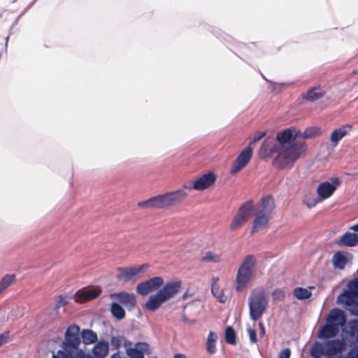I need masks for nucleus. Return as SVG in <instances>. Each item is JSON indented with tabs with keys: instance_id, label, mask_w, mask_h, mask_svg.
<instances>
[{
	"instance_id": "nucleus-1",
	"label": "nucleus",
	"mask_w": 358,
	"mask_h": 358,
	"mask_svg": "<svg viewBox=\"0 0 358 358\" xmlns=\"http://www.w3.org/2000/svg\"><path fill=\"white\" fill-rule=\"evenodd\" d=\"M278 144L271 147L270 155L278 153L273 160V167L284 169L292 166L301 155L306 152V145L303 140H294L292 130L287 128L276 134Z\"/></svg>"
},
{
	"instance_id": "nucleus-2",
	"label": "nucleus",
	"mask_w": 358,
	"mask_h": 358,
	"mask_svg": "<svg viewBox=\"0 0 358 358\" xmlns=\"http://www.w3.org/2000/svg\"><path fill=\"white\" fill-rule=\"evenodd\" d=\"M80 327L71 324L66 328L61 348L55 355V358H92L80 348Z\"/></svg>"
},
{
	"instance_id": "nucleus-3",
	"label": "nucleus",
	"mask_w": 358,
	"mask_h": 358,
	"mask_svg": "<svg viewBox=\"0 0 358 358\" xmlns=\"http://www.w3.org/2000/svg\"><path fill=\"white\" fill-rule=\"evenodd\" d=\"M186 197V192L178 189L154 196L145 201H140L137 206L143 209H162L180 204Z\"/></svg>"
},
{
	"instance_id": "nucleus-4",
	"label": "nucleus",
	"mask_w": 358,
	"mask_h": 358,
	"mask_svg": "<svg viewBox=\"0 0 358 358\" xmlns=\"http://www.w3.org/2000/svg\"><path fill=\"white\" fill-rule=\"evenodd\" d=\"M257 258L254 255H248L243 257L238 266L235 276V289L240 292L245 290L257 275Z\"/></svg>"
},
{
	"instance_id": "nucleus-5",
	"label": "nucleus",
	"mask_w": 358,
	"mask_h": 358,
	"mask_svg": "<svg viewBox=\"0 0 358 358\" xmlns=\"http://www.w3.org/2000/svg\"><path fill=\"white\" fill-rule=\"evenodd\" d=\"M181 287V281L173 280L164 284L162 289L152 294L145 303V309L154 311L159 308L164 302L175 297Z\"/></svg>"
},
{
	"instance_id": "nucleus-6",
	"label": "nucleus",
	"mask_w": 358,
	"mask_h": 358,
	"mask_svg": "<svg viewBox=\"0 0 358 358\" xmlns=\"http://www.w3.org/2000/svg\"><path fill=\"white\" fill-rule=\"evenodd\" d=\"M345 324V315L343 310L339 308H334L330 310L326 322L319 331L317 338L320 339H328L336 337L339 334V329Z\"/></svg>"
},
{
	"instance_id": "nucleus-7",
	"label": "nucleus",
	"mask_w": 358,
	"mask_h": 358,
	"mask_svg": "<svg viewBox=\"0 0 358 358\" xmlns=\"http://www.w3.org/2000/svg\"><path fill=\"white\" fill-rule=\"evenodd\" d=\"M274 209L273 198L271 195L262 197L259 206L255 211V219L252 226L251 234L265 227L271 218L272 212Z\"/></svg>"
},
{
	"instance_id": "nucleus-8",
	"label": "nucleus",
	"mask_w": 358,
	"mask_h": 358,
	"mask_svg": "<svg viewBox=\"0 0 358 358\" xmlns=\"http://www.w3.org/2000/svg\"><path fill=\"white\" fill-rule=\"evenodd\" d=\"M268 294L262 287L252 290L248 298L249 314L252 320L257 321L262 317L268 307Z\"/></svg>"
},
{
	"instance_id": "nucleus-9",
	"label": "nucleus",
	"mask_w": 358,
	"mask_h": 358,
	"mask_svg": "<svg viewBox=\"0 0 358 358\" xmlns=\"http://www.w3.org/2000/svg\"><path fill=\"white\" fill-rule=\"evenodd\" d=\"M148 268V264L131 267H118L117 268V279L125 282L136 280L137 275L140 273H145Z\"/></svg>"
},
{
	"instance_id": "nucleus-10",
	"label": "nucleus",
	"mask_w": 358,
	"mask_h": 358,
	"mask_svg": "<svg viewBox=\"0 0 358 358\" xmlns=\"http://www.w3.org/2000/svg\"><path fill=\"white\" fill-rule=\"evenodd\" d=\"M253 206L254 203L252 200L246 201V202L243 203V205L241 206L237 213H236L234 219H233L231 223H230V230H234L240 227L241 224L245 223L248 220V217L250 214H251Z\"/></svg>"
},
{
	"instance_id": "nucleus-11",
	"label": "nucleus",
	"mask_w": 358,
	"mask_h": 358,
	"mask_svg": "<svg viewBox=\"0 0 358 358\" xmlns=\"http://www.w3.org/2000/svg\"><path fill=\"white\" fill-rule=\"evenodd\" d=\"M163 283H164V280L162 277H153L137 285L136 292L138 293L139 295H148L158 290L159 287L162 286Z\"/></svg>"
},
{
	"instance_id": "nucleus-12",
	"label": "nucleus",
	"mask_w": 358,
	"mask_h": 358,
	"mask_svg": "<svg viewBox=\"0 0 358 358\" xmlns=\"http://www.w3.org/2000/svg\"><path fill=\"white\" fill-rule=\"evenodd\" d=\"M252 155V149L250 146L241 151L230 168V174L235 175L248 165L249 162L251 161Z\"/></svg>"
},
{
	"instance_id": "nucleus-13",
	"label": "nucleus",
	"mask_w": 358,
	"mask_h": 358,
	"mask_svg": "<svg viewBox=\"0 0 358 358\" xmlns=\"http://www.w3.org/2000/svg\"><path fill=\"white\" fill-rule=\"evenodd\" d=\"M358 299V277L348 282L347 289L338 296L339 302L350 304Z\"/></svg>"
},
{
	"instance_id": "nucleus-14",
	"label": "nucleus",
	"mask_w": 358,
	"mask_h": 358,
	"mask_svg": "<svg viewBox=\"0 0 358 358\" xmlns=\"http://www.w3.org/2000/svg\"><path fill=\"white\" fill-rule=\"evenodd\" d=\"M341 184L338 177L331 178V182L325 181L320 183L317 187V194L322 199H327L336 192V189Z\"/></svg>"
},
{
	"instance_id": "nucleus-15",
	"label": "nucleus",
	"mask_w": 358,
	"mask_h": 358,
	"mask_svg": "<svg viewBox=\"0 0 358 358\" xmlns=\"http://www.w3.org/2000/svg\"><path fill=\"white\" fill-rule=\"evenodd\" d=\"M215 181H216V176L214 173L208 172L194 180L192 185H185V188L202 191L214 185Z\"/></svg>"
},
{
	"instance_id": "nucleus-16",
	"label": "nucleus",
	"mask_w": 358,
	"mask_h": 358,
	"mask_svg": "<svg viewBox=\"0 0 358 358\" xmlns=\"http://www.w3.org/2000/svg\"><path fill=\"white\" fill-rule=\"evenodd\" d=\"M111 299H115L119 303L123 305L126 308L132 310L136 306V298L134 294L121 292L110 294Z\"/></svg>"
},
{
	"instance_id": "nucleus-17",
	"label": "nucleus",
	"mask_w": 358,
	"mask_h": 358,
	"mask_svg": "<svg viewBox=\"0 0 358 358\" xmlns=\"http://www.w3.org/2000/svg\"><path fill=\"white\" fill-rule=\"evenodd\" d=\"M101 290L99 288H94L92 289H81L77 291L74 297L77 303H85L92 301L99 297Z\"/></svg>"
},
{
	"instance_id": "nucleus-18",
	"label": "nucleus",
	"mask_w": 358,
	"mask_h": 358,
	"mask_svg": "<svg viewBox=\"0 0 358 358\" xmlns=\"http://www.w3.org/2000/svg\"><path fill=\"white\" fill-rule=\"evenodd\" d=\"M325 348L326 355L328 356H334L342 352L345 348V343L341 339L330 340L322 345Z\"/></svg>"
},
{
	"instance_id": "nucleus-19",
	"label": "nucleus",
	"mask_w": 358,
	"mask_h": 358,
	"mask_svg": "<svg viewBox=\"0 0 358 358\" xmlns=\"http://www.w3.org/2000/svg\"><path fill=\"white\" fill-rule=\"evenodd\" d=\"M352 129V126L350 124H346L333 130L330 135V141L333 146L336 147L339 141H341L343 137L348 136Z\"/></svg>"
},
{
	"instance_id": "nucleus-20",
	"label": "nucleus",
	"mask_w": 358,
	"mask_h": 358,
	"mask_svg": "<svg viewBox=\"0 0 358 358\" xmlns=\"http://www.w3.org/2000/svg\"><path fill=\"white\" fill-rule=\"evenodd\" d=\"M345 339L350 344L358 342V320H352L348 324L344 331Z\"/></svg>"
},
{
	"instance_id": "nucleus-21",
	"label": "nucleus",
	"mask_w": 358,
	"mask_h": 358,
	"mask_svg": "<svg viewBox=\"0 0 358 358\" xmlns=\"http://www.w3.org/2000/svg\"><path fill=\"white\" fill-rule=\"evenodd\" d=\"M325 94L326 92L319 85L308 90V91L303 92L301 96H302L303 100L308 102H315L322 99Z\"/></svg>"
},
{
	"instance_id": "nucleus-22",
	"label": "nucleus",
	"mask_w": 358,
	"mask_h": 358,
	"mask_svg": "<svg viewBox=\"0 0 358 358\" xmlns=\"http://www.w3.org/2000/svg\"><path fill=\"white\" fill-rule=\"evenodd\" d=\"M145 354H149V345L146 343H138L128 350V355L131 358H145Z\"/></svg>"
},
{
	"instance_id": "nucleus-23",
	"label": "nucleus",
	"mask_w": 358,
	"mask_h": 358,
	"mask_svg": "<svg viewBox=\"0 0 358 358\" xmlns=\"http://www.w3.org/2000/svg\"><path fill=\"white\" fill-rule=\"evenodd\" d=\"M336 244L341 247L356 246L358 245V235L355 233L348 231L339 238Z\"/></svg>"
},
{
	"instance_id": "nucleus-24",
	"label": "nucleus",
	"mask_w": 358,
	"mask_h": 358,
	"mask_svg": "<svg viewBox=\"0 0 358 358\" xmlns=\"http://www.w3.org/2000/svg\"><path fill=\"white\" fill-rule=\"evenodd\" d=\"M348 252L338 251L336 252L333 255V258H331V261H333V265L335 268L338 269H344L345 265L348 262Z\"/></svg>"
},
{
	"instance_id": "nucleus-25",
	"label": "nucleus",
	"mask_w": 358,
	"mask_h": 358,
	"mask_svg": "<svg viewBox=\"0 0 358 358\" xmlns=\"http://www.w3.org/2000/svg\"><path fill=\"white\" fill-rule=\"evenodd\" d=\"M218 281V278H211V293H213V296L216 298L217 301L224 303L227 301V297L224 294V290L220 288L219 284H217Z\"/></svg>"
},
{
	"instance_id": "nucleus-26",
	"label": "nucleus",
	"mask_w": 358,
	"mask_h": 358,
	"mask_svg": "<svg viewBox=\"0 0 358 358\" xmlns=\"http://www.w3.org/2000/svg\"><path fill=\"white\" fill-rule=\"evenodd\" d=\"M108 352V345L106 341H99L93 348V355L95 358H105Z\"/></svg>"
},
{
	"instance_id": "nucleus-27",
	"label": "nucleus",
	"mask_w": 358,
	"mask_h": 358,
	"mask_svg": "<svg viewBox=\"0 0 358 358\" xmlns=\"http://www.w3.org/2000/svg\"><path fill=\"white\" fill-rule=\"evenodd\" d=\"M314 289L313 286H309L308 288L297 287L293 289V296L299 300H305L311 297V290Z\"/></svg>"
},
{
	"instance_id": "nucleus-28",
	"label": "nucleus",
	"mask_w": 358,
	"mask_h": 358,
	"mask_svg": "<svg viewBox=\"0 0 358 358\" xmlns=\"http://www.w3.org/2000/svg\"><path fill=\"white\" fill-rule=\"evenodd\" d=\"M79 337L82 338L85 345H90L97 341V335L92 329H85L79 333Z\"/></svg>"
},
{
	"instance_id": "nucleus-29",
	"label": "nucleus",
	"mask_w": 358,
	"mask_h": 358,
	"mask_svg": "<svg viewBox=\"0 0 358 358\" xmlns=\"http://www.w3.org/2000/svg\"><path fill=\"white\" fill-rule=\"evenodd\" d=\"M326 199H322L319 195L317 196H315L314 193L309 192L306 194L305 198H303V203L309 209L313 208L317 204L321 203Z\"/></svg>"
},
{
	"instance_id": "nucleus-30",
	"label": "nucleus",
	"mask_w": 358,
	"mask_h": 358,
	"mask_svg": "<svg viewBox=\"0 0 358 358\" xmlns=\"http://www.w3.org/2000/svg\"><path fill=\"white\" fill-rule=\"evenodd\" d=\"M217 335L214 331H210L208 333L207 337V341H206V350L210 354H215L217 351L216 349V342H217Z\"/></svg>"
},
{
	"instance_id": "nucleus-31",
	"label": "nucleus",
	"mask_w": 358,
	"mask_h": 358,
	"mask_svg": "<svg viewBox=\"0 0 358 358\" xmlns=\"http://www.w3.org/2000/svg\"><path fill=\"white\" fill-rule=\"evenodd\" d=\"M111 313L114 317L120 320L124 319V316L126 315L124 308L117 302L112 303Z\"/></svg>"
},
{
	"instance_id": "nucleus-32",
	"label": "nucleus",
	"mask_w": 358,
	"mask_h": 358,
	"mask_svg": "<svg viewBox=\"0 0 358 358\" xmlns=\"http://www.w3.org/2000/svg\"><path fill=\"white\" fill-rule=\"evenodd\" d=\"M326 354L325 348L320 343H317L312 345L310 348V356L312 358H322Z\"/></svg>"
},
{
	"instance_id": "nucleus-33",
	"label": "nucleus",
	"mask_w": 358,
	"mask_h": 358,
	"mask_svg": "<svg viewBox=\"0 0 358 358\" xmlns=\"http://www.w3.org/2000/svg\"><path fill=\"white\" fill-rule=\"evenodd\" d=\"M200 261H201V262L218 264L222 261V258L220 257V254H217L214 252H207L205 255L200 259Z\"/></svg>"
},
{
	"instance_id": "nucleus-34",
	"label": "nucleus",
	"mask_w": 358,
	"mask_h": 358,
	"mask_svg": "<svg viewBox=\"0 0 358 358\" xmlns=\"http://www.w3.org/2000/svg\"><path fill=\"white\" fill-rule=\"evenodd\" d=\"M15 276L14 274H8L0 280V294L15 282Z\"/></svg>"
},
{
	"instance_id": "nucleus-35",
	"label": "nucleus",
	"mask_w": 358,
	"mask_h": 358,
	"mask_svg": "<svg viewBox=\"0 0 358 358\" xmlns=\"http://www.w3.org/2000/svg\"><path fill=\"white\" fill-rule=\"evenodd\" d=\"M224 338H226V342L230 345L236 344V332L232 327H228L224 331Z\"/></svg>"
},
{
	"instance_id": "nucleus-36",
	"label": "nucleus",
	"mask_w": 358,
	"mask_h": 358,
	"mask_svg": "<svg viewBox=\"0 0 358 358\" xmlns=\"http://www.w3.org/2000/svg\"><path fill=\"white\" fill-rule=\"evenodd\" d=\"M320 128L317 127L306 128L305 131L303 132V138L311 139L317 136L320 134Z\"/></svg>"
},
{
	"instance_id": "nucleus-37",
	"label": "nucleus",
	"mask_w": 358,
	"mask_h": 358,
	"mask_svg": "<svg viewBox=\"0 0 358 358\" xmlns=\"http://www.w3.org/2000/svg\"><path fill=\"white\" fill-rule=\"evenodd\" d=\"M271 297L273 301H282L285 298V292L282 289L276 288L271 292Z\"/></svg>"
},
{
	"instance_id": "nucleus-38",
	"label": "nucleus",
	"mask_w": 358,
	"mask_h": 358,
	"mask_svg": "<svg viewBox=\"0 0 358 358\" xmlns=\"http://www.w3.org/2000/svg\"><path fill=\"white\" fill-rule=\"evenodd\" d=\"M67 304V296L66 295L60 294L57 301H55V309H59L62 307L66 306Z\"/></svg>"
},
{
	"instance_id": "nucleus-39",
	"label": "nucleus",
	"mask_w": 358,
	"mask_h": 358,
	"mask_svg": "<svg viewBox=\"0 0 358 358\" xmlns=\"http://www.w3.org/2000/svg\"><path fill=\"white\" fill-rule=\"evenodd\" d=\"M344 305L350 307L349 311L350 312V313H352L354 315L358 316V301H357V299L355 300L354 302H352L350 304H344Z\"/></svg>"
},
{
	"instance_id": "nucleus-40",
	"label": "nucleus",
	"mask_w": 358,
	"mask_h": 358,
	"mask_svg": "<svg viewBox=\"0 0 358 358\" xmlns=\"http://www.w3.org/2000/svg\"><path fill=\"white\" fill-rule=\"evenodd\" d=\"M344 358H358V345L352 347Z\"/></svg>"
},
{
	"instance_id": "nucleus-41",
	"label": "nucleus",
	"mask_w": 358,
	"mask_h": 358,
	"mask_svg": "<svg viewBox=\"0 0 358 358\" xmlns=\"http://www.w3.org/2000/svg\"><path fill=\"white\" fill-rule=\"evenodd\" d=\"M10 333L8 331L0 334V347L8 342Z\"/></svg>"
},
{
	"instance_id": "nucleus-42",
	"label": "nucleus",
	"mask_w": 358,
	"mask_h": 358,
	"mask_svg": "<svg viewBox=\"0 0 358 358\" xmlns=\"http://www.w3.org/2000/svg\"><path fill=\"white\" fill-rule=\"evenodd\" d=\"M249 339L252 343H257V333L254 329H248Z\"/></svg>"
},
{
	"instance_id": "nucleus-43",
	"label": "nucleus",
	"mask_w": 358,
	"mask_h": 358,
	"mask_svg": "<svg viewBox=\"0 0 358 358\" xmlns=\"http://www.w3.org/2000/svg\"><path fill=\"white\" fill-rule=\"evenodd\" d=\"M264 136H265V132H260L257 135L255 136L253 140L249 143L248 147L252 148V145H254L255 143L260 141L262 138H263Z\"/></svg>"
},
{
	"instance_id": "nucleus-44",
	"label": "nucleus",
	"mask_w": 358,
	"mask_h": 358,
	"mask_svg": "<svg viewBox=\"0 0 358 358\" xmlns=\"http://www.w3.org/2000/svg\"><path fill=\"white\" fill-rule=\"evenodd\" d=\"M289 357H290V350L289 348L283 349V350H282L280 352V353H279L278 358H289Z\"/></svg>"
},
{
	"instance_id": "nucleus-45",
	"label": "nucleus",
	"mask_w": 358,
	"mask_h": 358,
	"mask_svg": "<svg viewBox=\"0 0 358 358\" xmlns=\"http://www.w3.org/2000/svg\"><path fill=\"white\" fill-rule=\"evenodd\" d=\"M293 136H294L295 141H303V139H298L303 138V132L301 131H295L294 134H293Z\"/></svg>"
},
{
	"instance_id": "nucleus-46",
	"label": "nucleus",
	"mask_w": 358,
	"mask_h": 358,
	"mask_svg": "<svg viewBox=\"0 0 358 358\" xmlns=\"http://www.w3.org/2000/svg\"><path fill=\"white\" fill-rule=\"evenodd\" d=\"M259 336L260 337H263L264 336H265V329H264V326L262 324V323H259Z\"/></svg>"
},
{
	"instance_id": "nucleus-47",
	"label": "nucleus",
	"mask_w": 358,
	"mask_h": 358,
	"mask_svg": "<svg viewBox=\"0 0 358 358\" xmlns=\"http://www.w3.org/2000/svg\"><path fill=\"white\" fill-rule=\"evenodd\" d=\"M173 358H186V356L181 353H178L174 355Z\"/></svg>"
},
{
	"instance_id": "nucleus-48",
	"label": "nucleus",
	"mask_w": 358,
	"mask_h": 358,
	"mask_svg": "<svg viewBox=\"0 0 358 358\" xmlns=\"http://www.w3.org/2000/svg\"><path fill=\"white\" fill-rule=\"evenodd\" d=\"M350 229H352V230H353L355 231H358V222H357V224H356L354 226L351 227Z\"/></svg>"
},
{
	"instance_id": "nucleus-49",
	"label": "nucleus",
	"mask_w": 358,
	"mask_h": 358,
	"mask_svg": "<svg viewBox=\"0 0 358 358\" xmlns=\"http://www.w3.org/2000/svg\"><path fill=\"white\" fill-rule=\"evenodd\" d=\"M55 353H54V355H52V358H55Z\"/></svg>"
},
{
	"instance_id": "nucleus-50",
	"label": "nucleus",
	"mask_w": 358,
	"mask_h": 358,
	"mask_svg": "<svg viewBox=\"0 0 358 358\" xmlns=\"http://www.w3.org/2000/svg\"><path fill=\"white\" fill-rule=\"evenodd\" d=\"M152 358H157V357H152Z\"/></svg>"
}]
</instances>
